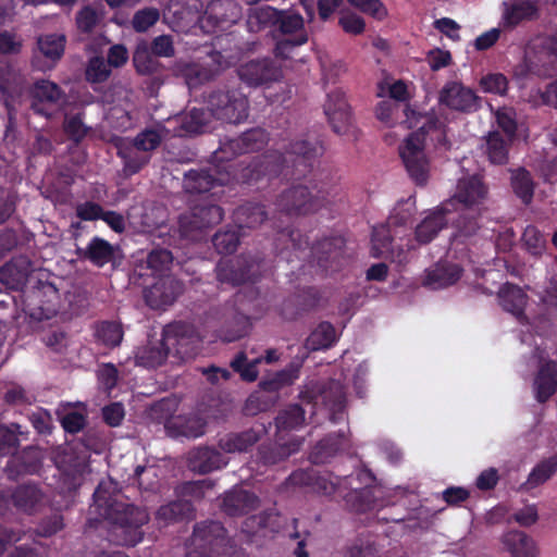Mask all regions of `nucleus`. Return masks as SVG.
Masks as SVG:
<instances>
[{
	"label": "nucleus",
	"instance_id": "nucleus-1",
	"mask_svg": "<svg viewBox=\"0 0 557 557\" xmlns=\"http://www.w3.org/2000/svg\"><path fill=\"white\" fill-rule=\"evenodd\" d=\"M284 152L268 150L244 166L238 173L232 162L233 176L242 184L255 186L261 181L284 180L299 181L312 173L315 161L323 154L324 148L318 140L298 138L282 147Z\"/></svg>",
	"mask_w": 557,
	"mask_h": 557
},
{
	"label": "nucleus",
	"instance_id": "nucleus-2",
	"mask_svg": "<svg viewBox=\"0 0 557 557\" xmlns=\"http://www.w3.org/2000/svg\"><path fill=\"white\" fill-rule=\"evenodd\" d=\"M335 479L332 480L330 473L322 474L314 468L298 469L286 479V485L304 488L308 493L338 495L351 511L358 513L377 507L376 493L381 491L375 486V476L370 470L360 469L356 474Z\"/></svg>",
	"mask_w": 557,
	"mask_h": 557
},
{
	"label": "nucleus",
	"instance_id": "nucleus-3",
	"mask_svg": "<svg viewBox=\"0 0 557 557\" xmlns=\"http://www.w3.org/2000/svg\"><path fill=\"white\" fill-rule=\"evenodd\" d=\"M405 115L408 127L416 131L410 133L399 147V156L411 180L417 185L423 186L429 180V161L424 150L428 148L443 151L450 149L447 124L434 109L420 112L407 106Z\"/></svg>",
	"mask_w": 557,
	"mask_h": 557
},
{
	"label": "nucleus",
	"instance_id": "nucleus-4",
	"mask_svg": "<svg viewBox=\"0 0 557 557\" xmlns=\"http://www.w3.org/2000/svg\"><path fill=\"white\" fill-rule=\"evenodd\" d=\"M107 485L100 482L95 490L92 512L109 523L117 545L135 546L143 541V527L149 522L150 516L146 508L113 498Z\"/></svg>",
	"mask_w": 557,
	"mask_h": 557
},
{
	"label": "nucleus",
	"instance_id": "nucleus-5",
	"mask_svg": "<svg viewBox=\"0 0 557 557\" xmlns=\"http://www.w3.org/2000/svg\"><path fill=\"white\" fill-rule=\"evenodd\" d=\"M191 327L184 322H174L163 329L162 338L158 345H146L136 351V364L145 368L161 366L173 349L176 354H186L184 345L191 337Z\"/></svg>",
	"mask_w": 557,
	"mask_h": 557
},
{
	"label": "nucleus",
	"instance_id": "nucleus-6",
	"mask_svg": "<svg viewBox=\"0 0 557 557\" xmlns=\"http://www.w3.org/2000/svg\"><path fill=\"white\" fill-rule=\"evenodd\" d=\"M329 191L312 184L293 185L283 190L275 200L276 209L286 216H300L315 213L327 203Z\"/></svg>",
	"mask_w": 557,
	"mask_h": 557
},
{
	"label": "nucleus",
	"instance_id": "nucleus-7",
	"mask_svg": "<svg viewBox=\"0 0 557 557\" xmlns=\"http://www.w3.org/2000/svg\"><path fill=\"white\" fill-rule=\"evenodd\" d=\"M232 548L226 529L220 521L208 520L196 523L186 557H213L228 553Z\"/></svg>",
	"mask_w": 557,
	"mask_h": 557
},
{
	"label": "nucleus",
	"instance_id": "nucleus-8",
	"mask_svg": "<svg viewBox=\"0 0 557 557\" xmlns=\"http://www.w3.org/2000/svg\"><path fill=\"white\" fill-rule=\"evenodd\" d=\"M210 115L221 122L239 124L247 120L249 101L237 88H216L206 99Z\"/></svg>",
	"mask_w": 557,
	"mask_h": 557
},
{
	"label": "nucleus",
	"instance_id": "nucleus-9",
	"mask_svg": "<svg viewBox=\"0 0 557 557\" xmlns=\"http://www.w3.org/2000/svg\"><path fill=\"white\" fill-rule=\"evenodd\" d=\"M233 171L226 162H219L211 156V161L207 166L200 169H191L185 173L183 185L188 194L214 196L212 190L216 187L224 186L232 181Z\"/></svg>",
	"mask_w": 557,
	"mask_h": 557
},
{
	"label": "nucleus",
	"instance_id": "nucleus-10",
	"mask_svg": "<svg viewBox=\"0 0 557 557\" xmlns=\"http://www.w3.org/2000/svg\"><path fill=\"white\" fill-rule=\"evenodd\" d=\"M274 27L285 36L277 39L273 53L276 58L286 60L297 47L308 42L309 36L305 27V20L298 12L290 10H278Z\"/></svg>",
	"mask_w": 557,
	"mask_h": 557
},
{
	"label": "nucleus",
	"instance_id": "nucleus-11",
	"mask_svg": "<svg viewBox=\"0 0 557 557\" xmlns=\"http://www.w3.org/2000/svg\"><path fill=\"white\" fill-rule=\"evenodd\" d=\"M269 139V133L261 127L248 129L236 138H228L222 141L220 147L213 152V159L230 164L240 154L262 150L268 145Z\"/></svg>",
	"mask_w": 557,
	"mask_h": 557
},
{
	"label": "nucleus",
	"instance_id": "nucleus-12",
	"mask_svg": "<svg viewBox=\"0 0 557 557\" xmlns=\"http://www.w3.org/2000/svg\"><path fill=\"white\" fill-rule=\"evenodd\" d=\"M215 271L219 282L238 286L247 282H255L260 275L261 263L256 257L240 255L221 260L216 264Z\"/></svg>",
	"mask_w": 557,
	"mask_h": 557
},
{
	"label": "nucleus",
	"instance_id": "nucleus-13",
	"mask_svg": "<svg viewBox=\"0 0 557 557\" xmlns=\"http://www.w3.org/2000/svg\"><path fill=\"white\" fill-rule=\"evenodd\" d=\"M223 214V209L213 202L197 203L189 213L180 216V231L186 237L196 238V232L219 224Z\"/></svg>",
	"mask_w": 557,
	"mask_h": 557
},
{
	"label": "nucleus",
	"instance_id": "nucleus-14",
	"mask_svg": "<svg viewBox=\"0 0 557 557\" xmlns=\"http://www.w3.org/2000/svg\"><path fill=\"white\" fill-rule=\"evenodd\" d=\"M242 82L250 87H258L277 82L282 75L281 65L271 58L250 60L238 67Z\"/></svg>",
	"mask_w": 557,
	"mask_h": 557
},
{
	"label": "nucleus",
	"instance_id": "nucleus-15",
	"mask_svg": "<svg viewBox=\"0 0 557 557\" xmlns=\"http://www.w3.org/2000/svg\"><path fill=\"white\" fill-rule=\"evenodd\" d=\"M223 55L220 51H211L205 63H185L180 66V76L189 89L214 79L223 69Z\"/></svg>",
	"mask_w": 557,
	"mask_h": 557
},
{
	"label": "nucleus",
	"instance_id": "nucleus-16",
	"mask_svg": "<svg viewBox=\"0 0 557 557\" xmlns=\"http://www.w3.org/2000/svg\"><path fill=\"white\" fill-rule=\"evenodd\" d=\"M323 110L334 133L345 135L349 132L351 110L342 89L336 88L327 92Z\"/></svg>",
	"mask_w": 557,
	"mask_h": 557
},
{
	"label": "nucleus",
	"instance_id": "nucleus-17",
	"mask_svg": "<svg viewBox=\"0 0 557 557\" xmlns=\"http://www.w3.org/2000/svg\"><path fill=\"white\" fill-rule=\"evenodd\" d=\"M345 239L339 235L318 240L310 248L311 257L325 273L335 272L342 267Z\"/></svg>",
	"mask_w": 557,
	"mask_h": 557
},
{
	"label": "nucleus",
	"instance_id": "nucleus-18",
	"mask_svg": "<svg viewBox=\"0 0 557 557\" xmlns=\"http://www.w3.org/2000/svg\"><path fill=\"white\" fill-rule=\"evenodd\" d=\"M440 102L454 111L471 113L480 107V97L459 82H448L440 92Z\"/></svg>",
	"mask_w": 557,
	"mask_h": 557
},
{
	"label": "nucleus",
	"instance_id": "nucleus-19",
	"mask_svg": "<svg viewBox=\"0 0 557 557\" xmlns=\"http://www.w3.org/2000/svg\"><path fill=\"white\" fill-rule=\"evenodd\" d=\"M65 101V92L61 87L48 79H39L32 89L30 109L34 113L45 116H52V107H59Z\"/></svg>",
	"mask_w": 557,
	"mask_h": 557
},
{
	"label": "nucleus",
	"instance_id": "nucleus-20",
	"mask_svg": "<svg viewBox=\"0 0 557 557\" xmlns=\"http://www.w3.org/2000/svg\"><path fill=\"white\" fill-rule=\"evenodd\" d=\"M183 286L173 276H158L156 282L144 289V298L151 309H164L182 294Z\"/></svg>",
	"mask_w": 557,
	"mask_h": 557
},
{
	"label": "nucleus",
	"instance_id": "nucleus-21",
	"mask_svg": "<svg viewBox=\"0 0 557 557\" xmlns=\"http://www.w3.org/2000/svg\"><path fill=\"white\" fill-rule=\"evenodd\" d=\"M119 247L99 236H94L85 248H78L76 253L81 260L88 261L94 267L103 268L110 264L115 268L117 261Z\"/></svg>",
	"mask_w": 557,
	"mask_h": 557
},
{
	"label": "nucleus",
	"instance_id": "nucleus-22",
	"mask_svg": "<svg viewBox=\"0 0 557 557\" xmlns=\"http://www.w3.org/2000/svg\"><path fill=\"white\" fill-rule=\"evenodd\" d=\"M497 298L504 311L515 317L520 324H529V318L525 314L529 296L520 286L509 282L503 284L497 293Z\"/></svg>",
	"mask_w": 557,
	"mask_h": 557
},
{
	"label": "nucleus",
	"instance_id": "nucleus-23",
	"mask_svg": "<svg viewBox=\"0 0 557 557\" xmlns=\"http://www.w3.org/2000/svg\"><path fill=\"white\" fill-rule=\"evenodd\" d=\"M40 468V450L37 447L27 446L21 453H14L11 456L5 465L4 472L9 480L17 481L20 476L36 474Z\"/></svg>",
	"mask_w": 557,
	"mask_h": 557
},
{
	"label": "nucleus",
	"instance_id": "nucleus-24",
	"mask_svg": "<svg viewBox=\"0 0 557 557\" xmlns=\"http://www.w3.org/2000/svg\"><path fill=\"white\" fill-rule=\"evenodd\" d=\"M487 194L488 189L483 180L478 175H472L458 181L453 200L458 201L463 207L474 208L485 201Z\"/></svg>",
	"mask_w": 557,
	"mask_h": 557
},
{
	"label": "nucleus",
	"instance_id": "nucleus-25",
	"mask_svg": "<svg viewBox=\"0 0 557 557\" xmlns=\"http://www.w3.org/2000/svg\"><path fill=\"white\" fill-rule=\"evenodd\" d=\"M267 430L264 425L238 433H227L218 440V447L226 454L245 453L257 444Z\"/></svg>",
	"mask_w": 557,
	"mask_h": 557
},
{
	"label": "nucleus",
	"instance_id": "nucleus-26",
	"mask_svg": "<svg viewBox=\"0 0 557 557\" xmlns=\"http://www.w3.org/2000/svg\"><path fill=\"white\" fill-rule=\"evenodd\" d=\"M26 85V78L20 71L11 65L0 66V92L5 108L15 104L24 95Z\"/></svg>",
	"mask_w": 557,
	"mask_h": 557
},
{
	"label": "nucleus",
	"instance_id": "nucleus-27",
	"mask_svg": "<svg viewBox=\"0 0 557 557\" xmlns=\"http://www.w3.org/2000/svg\"><path fill=\"white\" fill-rule=\"evenodd\" d=\"M278 358V352L274 348L267 349L264 357H257L250 360L245 351H238L231 360L230 366L234 372L239 374L243 381L255 382L259 375L258 366L262 361H265L269 364L273 363L277 361Z\"/></svg>",
	"mask_w": 557,
	"mask_h": 557
},
{
	"label": "nucleus",
	"instance_id": "nucleus-28",
	"mask_svg": "<svg viewBox=\"0 0 557 557\" xmlns=\"http://www.w3.org/2000/svg\"><path fill=\"white\" fill-rule=\"evenodd\" d=\"M322 404L330 411V419L333 423L339 422L345 414L346 392L344 385L336 380H329L320 389L319 395Z\"/></svg>",
	"mask_w": 557,
	"mask_h": 557
},
{
	"label": "nucleus",
	"instance_id": "nucleus-29",
	"mask_svg": "<svg viewBox=\"0 0 557 557\" xmlns=\"http://www.w3.org/2000/svg\"><path fill=\"white\" fill-rule=\"evenodd\" d=\"M503 24L515 28L523 22L533 21L539 15V7L534 0H509L503 3Z\"/></svg>",
	"mask_w": 557,
	"mask_h": 557
},
{
	"label": "nucleus",
	"instance_id": "nucleus-30",
	"mask_svg": "<svg viewBox=\"0 0 557 557\" xmlns=\"http://www.w3.org/2000/svg\"><path fill=\"white\" fill-rule=\"evenodd\" d=\"M227 465V460L214 447L200 446L189 454L188 466L191 471L208 474Z\"/></svg>",
	"mask_w": 557,
	"mask_h": 557
},
{
	"label": "nucleus",
	"instance_id": "nucleus-31",
	"mask_svg": "<svg viewBox=\"0 0 557 557\" xmlns=\"http://www.w3.org/2000/svg\"><path fill=\"white\" fill-rule=\"evenodd\" d=\"M259 506L258 496L243 488H234L225 493L222 510L230 517H239L256 510Z\"/></svg>",
	"mask_w": 557,
	"mask_h": 557
},
{
	"label": "nucleus",
	"instance_id": "nucleus-32",
	"mask_svg": "<svg viewBox=\"0 0 557 557\" xmlns=\"http://www.w3.org/2000/svg\"><path fill=\"white\" fill-rule=\"evenodd\" d=\"M463 269L448 261H440L433 268L429 269L423 280V285L432 289H441L456 284Z\"/></svg>",
	"mask_w": 557,
	"mask_h": 557
},
{
	"label": "nucleus",
	"instance_id": "nucleus-33",
	"mask_svg": "<svg viewBox=\"0 0 557 557\" xmlns=\"http://www.w3.org/2000/svg\"><path fill=\"white\" fill-rule=\"evenodd\" d=\"M534 397L545 404L557 391V361L549 360L540 366L533 382Z\"/></svg>",
	"mask_w": 557,
	"mask_h": 557
},
{
	"label": "nucleus",
	"instance_id": "nucleus-34",
	"mask_svg": "<svg viewBox=\"0 0 557 557\" xmlns=\"http://www.w3.org/2000/svg\"><path fill=\"white\" fill-rule=\"evenodd\" d=\"M39 52L49 61V64L41 65L40 58L34 55L32 64L35 69L45 71L54 66L55 62L61 59L64 53L65 36L50 34L38 38L37 40Z\"/></svg>",
	"mask_w": 557,
	"mask_h": 557
},
{
	"label": "nucleus",
	"instance_id": "nucleus-35",
	"mask_svg": "<svg viewBox=\"0 0 557 557\" xmlns=\"http://www.w3.org/2000/svg\"><path fill=\"white\" fill-rule=\"evenodd\" d=\"M409 214L401 215L399 219L397 215H392L386 224L374 226L372 230L371 242L373 256L376 258L388 257V252L392 251L394 246V238L391 230L392 224H406Z\"/></svg>",
	"mask_w": 557,
	"mask_h": 557
},
{
	"label": "nucleus",
	"instance_id": "nucleus-36",
	"mask_svg": "<svg viewBox=\"0 0 557 557\" xmlns=\"http://www.w3.org/2000/svg\"><path fill=\"white\" fill-rule=\"evenodd\" d=\"M272 226L276 230V237L274 239L276 253L281 255L285 249L289 248L293 250H305L309 248V237L302 235L299 230L293 228L289 225H277L275 222H273Z\"/></svg>",
	"mask_w": 557,
	"mask_h": 557
},
{
	"label": "nucleus",
	"instance_id": "nucleus-37",
	"mask_svg": "<svg viewBox=\"0 0 557 557\" xmlns=\"http://www.w3.org/2000/svg\"><path fill=\"white\" fill-rule=\"evenodd\" d=\"M206 422L197 416L176 417L166 424L168 432L175 438H197L205 434Z\"/></svg>",
	"mask_w": 557,
	"mask_h": 557
},
{
	"label": "nucleus",
	"instance_id": "nucleus-38",
	"mask_svg": "<svg viewBox=\"0 0 557 557\" xmlns=\"http://www.w3.org/2000/svg\"><path fill=\"white\" fill-rule=\"evenodd\" d=\"M345 443L346 436L344 431L326 435L313 447L309 457L310 461L315 465L327 462L330 458L344 448Z\"/></svg>",
	"mask_w": 557,
	"mask_h": 557
},
{
	"label": "nucleus",
	"instance_id": "nucleus-39",
	"mask_svg": "<svg viewBox=\"0 0 557 557\" xmlns=\"http://www.w3.org/2000/svg\"><path fill=\"white\" fill-rule=\"evenodd\" d=\"M206 14L216 26L236 23L240 8L235 0H212L208 3Z\"/></svg>",
	"mask_w": 557,
	"mask_h": 557
},
{
	"label": "nucleus",
	"instance_id": "nucleus-40",
	"mask_svg": "<svg viewBox=\"0 0 557 557\" xmlns=\"http://www.w3.org/2000/svg\"><path fill=\"white\" fill-rule=\"evenodd\" d=\"M193 504L186 499H176L159 507L156 521L160 527H166L188 518L193 512Z\"/></svg>",
	"mask_w": 557,
	"mask_h": 557
},
{
	"label": "nucleus",
	"instance_id": "nucleus-41",
	"mask_svg": "<svg viewBox=\"0 0 557 557\" xmlns=\"http://www.w3.org/2000/svg\"><path fill=\"white\" fill-rule=\"evenodd\" d=\"M268 220V212L263 205L245 202L234 211V221L238 228H255Z\"/></svg>",
	"mask_w": 557,
	"mask_h": 557
},
{
	"label": "nucleus",
	"instance_id": "nucleus-42",
	"mask_svg": "<svg viewBox=\"0 0 557 557\" xmlns=\"http://www.w3.org/2000/svg\"><path fill=\"white\" fill-rule=\"evenodd\" d=\"M446 207L425 216L416 227V239L420 244H429L438 234V232L448 223L446 219Z\"/></svg>",
	"mask_w": 557,
	"mask_h": 557
},
{
	"label": "nucleus",
	"instance_id": "nucleus-43",
	"mask_svg": "<svg viewBox=\"0 0 557 557\" xmlns=\"http://www.w3.org/2000/svg\"><path fill=\"white\" fill-rule=\"evenodd\" d=\"M503 543L512 557H536L534 541L522 531H509L504 534Z\"/></svg>",
	"mask_w": 557,
	"mask_h": 557
},
{
	"label": "nucleus",
	"instance_id": "nucleus-44",
	"mask_svg": "<svg viewBox=\"0 0 557 557\" xmlns=\"http://www.w3.org/2000/svg\"><path fill=\"white\" fill-rule=\"evenodd\" d=\"M10 495L12 504L25 512H32L42 498L40 488L34 483L21 484Z\"/></svg>",
	"mask_w": 557,
	"mask_h": 557
},
{
	"label": "nucleus",
	"instance_id": "nucleus-45",
	"mask_svg": "<svg viewBox=\"0 0 557 557\" xmlns=\"http://www.w3.org/2000/svg\"><path fill=\"white\" fill-rule=\"evenodd\" d=\"M30 262L26 259L11 260L0 268V282L10 288L25 284Z\"/></svg>",
	"mask_w": 557,
	"mask_h": 557
},
{
	"label": "nucleus",
	"instance_id": "nucleus-46",
	"mask_svg": "<svg viewBox=\"0 0 557 557\" xmlns=\"http://www.w3.org/2000/svg\"><path fill=\"white\" fill-rule=\"evenodd\" d=\"M278 10L270 5L249 8L247 28L250 33H259L268 27H274Z\"/></svg>",
	"mask_w": 557,
	"mask_h": 557
},
{
	"label": "nucleus",
	"instance_id": "nucleus-47",
	"mask_svg": "<svg viewBox=\"0 0 557 557\" xmlns=\"http://www.w3.org/2000/svg\"><path fill=\"white\" fill-rule=\"evenodd\" d=\"M512 140L504 137L499 132H490L486 136V154L493 164H506L509 159V147Z\"/></svg>",
	"mask_w": 557,
	"mask_h": 557
},
{
	"label": "nucleus",
	"instance_id": "nucleus-48",
	"mask_svg": "<svg viewBox=\"0 0 557 557\" xmlns=\"http://www.w3.org/2000/svg\"><path fill=\"white\" fill-rule=\"evenodd\" d=\"M453 227L455 228V238H468L473 236L479 225V210L474 208L463 207L458 213L457 218L453 220Z\"/></svg>",
	"mask_w": 557,
	"mask_h": 557
},
{
	"label": "nucleus",
	"instance_id": "nucleus-49",
	"mask_svg": "<svg viewBox=\"0 0 557 557\" xmlns=\"http://www.w3.org/2000/svg\"><path fill=\"white\" fill-rule=\"evenodd\" d=\"M210 112L202 108H193L180 117V135H195L205 131L210 117Z\"/></svg>",
	"mask_w": 557,
	"mask_h": 557
},
{
	"label": "nucleus",
	"instance_id": "nucleus-50",
	"mask_svg": "<svg viewBox=\"0 0 557 557\" xmlns=\"http://www.w3.org/2000/svg\"><path fill=\"white\" fill-rule=\"evenodd\" d=\"M540 61H543L542 65L531 62L520 69L515 70V76H524L528 72L534 73L537 76L550 77L557 73V49H550L544 53H541Z\"/></svg>",
	"mask_w": 557,
	"mask_h": 557
},
{
	"label": "nucleus",
	"instance_id": "nucleus-51",
	"mask_svg": "<svg viewBox=\"0 0 557 557\" xmlns=\"http://www.w3.org/2000/svg\"><path fill=\"white\" fill-rule=\"evenodd\" d=\"M557 471V454L540 461L528 475L522 487L535 488L548 481Z\"/></svg>",
	"mask_w": 557,
	"mask_h": 557
},
{
	"label": "nucleus",
	"instance_id": "nucleus-52",
	"mask_svg": "<svg viewBox=\"0 0 557 557\" xmlns=\"http://www.w3.org/2000/svg\"><path fill=\"white\" fill-rule=\"evenodd\" d=\"M158 57L152 54L148 45L143 42L137 45L134 54L133 63L136 71L143 75L158 74L162 65L157 59Z\"/></svg>",
	"mask_w": 557,
	"mask_h": 557
},
{
	"label": "nucleus",
	"instance_id": "nucleus-53",
	"mask_svg": "<svg viewBox=\"0 0 557 557\" xmlns=\"http://www.w3.org/2000/svg\"><path fill=\"white\" fill-rule=\"evenodd\" d=\"M511 187L515 195L524 203L530 205L534 196V182L531 173L519 168L511 174Z\"/></svg>",
	"mask_w": 557,
	"mask_h": 557
},
{
	"label": "nucleus",
	"instance_id": "nucleus-54",
	"mask_svg": "<svg viewBox=\"0 0 557 557\" xmlns=\"http://www.w3.org/2000/svg\"><path fill=\"white\" fill-rule=\"evenodd\" d=\"M27 434L28 432L23 431L18 423L0 424V456H12L16 453L20 445L18 436Z\"/></svg>",
	"mask_w": 557,
	"mask_h": 557
},
{
	"label": "nucleus",
	"instance_id": "nucleus-55",
	"mask_svg": "<svg viewBox=\"0 0 557 557\" xmlns=\"http://www.w3.org/2000/svg\"><path fill=\"white\" fill-rule=\"evenodd\" d=\"M117 157L123 161V172L125 176L137 174L150 161L149 156L136 150L133 145L132 147L119 148Z\"/></svg>",
	"mask_w": 557,
	"mask_h": 557
},
{
	"label": "nucleus",
	"instance_id": "nucleus-56",
	"mask_svg": "<svg viewBox=\"0 0 557 557\" xmlns=\"http://www.w3.org/2000/svg\"><path fill=\"white\" fill-rule=\"evenodd\" d=\"M292 454L286 445L263 443L258 447L257 460L263 466H273L285 459Z\"/></svg>",
	"mask_w": 557,
	"mask_h": 557
},
{
	"label": "nucleus",
	"instance_id": "nucleus-57",
	"mask_svg": "<svg viewBox=\"0 0 557 557\" xmlns=\"http://www.w3.org/2000/svg\"><path fill=\"white\" fill-rule=\"evenodd\" d=\"M305 422V410L299 404L289 405L278 412L275 425L278 431L297 429Z\"/></svg>",
	"mask_w": 557,
	"mask_h": 557
},
{
	"label": "nucleus",
	"instance_id": "nucleus-58",
	"mask_svg": "<svg viewBox=\"0 0 557 557\" xmlns=\"http://www.w3.org/2000/svg\"><path fill=\"white\" fill-rule=\"evenodd\" d=\"M336 342V331L332 323L321 322L310 334L308 344L311 349L319 350L331 347Z\"/></svg>",
	"mask_w": 557,
	"mask_h": 557
},
{
	"label": "nucleus",
	"instance_id": "nucleus-59",
	"mask_svg": "<svg viewBox=\"0 0 557 557\" xmlns=\"http://www.w3.org/2000/svg\"><path fill=\"white\" fill-rule=\"evenodd\" d=\"M172 262L173 255L165 248H153L148 252L146 258L147 268L158 276H163L162 273L170 269Z\"/></svg>",
	"mask_w": 557,
	"mask_h": 557
},
{
	"label": "nucleus",
	"instance_id": "nucleus-60",
	"mask_svg": "<svg viewBox=\"0 0 557 557\" xmlns=\"http://www.w3.org/2000/svg\"><path fill=\"white\" fill-rule=\"evenodd\" d=\"M479 86L483 92L503 97L507 95L509 81L503 73H487L480 78Z\"/></svg>",
	"mask_w": 557,
	"mask_h": 557
},
{
	"label": "nucleus",
	"instance_id": "nucleus-61",
	"mask_svg": "<svg viewBox=\"0 0 557 557\" xmlns=\"http://www.w3.org/2000/svg\"><path fill=\"white\" fill-rule=\"evenodd\" d=\"M96 336L104 346L113 348L121 344L123 330L116 322L103 321L98 325Z\"/></svg>",
	"mask_w": 557,
	"mask_h": 557
},
{
	"label": "nucleus",
	"instance_id": "nucleus-62",
	"mask_svg": "<svg viewBox=\"0 0 557 557\" xmlns=\"http://www.w3.org/2000/svg\"><path fill=\"white\" fill-rule=\"evenodd\" d=\"M163 136L158 128H145L133 139V146L141 152H150L157 149L162 143Z\"/></svg>",
	"mask_w": 557,
	"mask_h": 557
},
{
	"label": "nucleus",
	"instance_id": "nucleus-63",
	"mask_svg": "<svg viewBox=\"0 0 557 557\" xmlns=\"http://www.w3.org/2000/svg\"><path fill=\"white\" fill-rule=\"evenodd\" d=\"M111 75V66L103 59V57H92L89 59L85 76L89 83L97 84L106 82Z\"/></svg>",
	"mask_w": 557,
	"mask_h": 557
},
{
	"label": "nucleus",
	"instance_id": "nucleus-64",
	"mask_svg": "<svg viewBox=\"0 0 557 557\" xmlns=\"http://www.w3.org/2000/svg\"><path fill=\"white\" fill-rule=\"evenodd\" d=\"M212 244L219 253L231 255L237 249L239 236L235 230L219 231L213 235Z\"/></svg>",
	"mask_w": 557,
	"mask_h": 557
}]
</instances>
